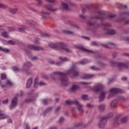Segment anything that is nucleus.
<instances>
[{
  "label": "nucleus",
  "instance_id": "obj_1",
  "mask_svg": "<svg viewBox=\"0 0 129 129\" xmlns=\"http://www.w3.org/2000/svg\"><path fill=\"white\" fill-rule=\"evenodd\" d=\"M51 77L53 80H55V77H60L59 79L61 82V84L64 86H67L69 84L68 78L66 77L65 74L61 72H54L51 75Z\"/></svg>",
  "mask_w": 129,
  "mask_h": 129
},
{
  "label": "nucleus",
  "instance_id": "obj_2",
  "mask_svg": "<svg viewBox=\"0 0 129 129\" xmlns=\"http://www.w3.org/2000/svg\"><path fill=\"white\" fill-rule=\"evenodd\" d=\"M48 45L50 48L55 49V50H58V51H60V52H67L68 53L71 52L70 49L66 47V44L64 42H58L56 44L49 43Z\"/></svg>",
  "mask_w": 129,
  "mask_h": 129
},
{
  "label": "nucleus",
  "instance_id": "obj_3",
  "mask_svg": "<svg viewBox=\"0 0 129 129\" xmlns=\"http://www.w3.org/2000/svg\"><path fill=\"white\" fill-rule=\"evenodd\" d=\"M75 6H76V5H75V4L72 2H69L68 4L63 2L61 3L60 9L61 10H66L67 11H70V10H71V9H72L73 7H75Z\"/></svg>",
  "mask_w": 129,
  "mask_h": 129
},
{
  "label": "nucleus",
  "instance_id": "obj_4",
  "mask_svg": "<svg viewBox=\"0 0 129 129\" xmlns=\"http://www.w3.org/2000/svg\"><path fill=\"white\" fill-rule=\"evenodd\" d=\"M109 94L107 97V98H111L114 95V94H116V93H119L121 92V90L118 88H112L110 89L109 91Z\"/></svg>",
  "mask_w": 129,
  "mask_h": 129
},
{
  "label": "nucleus",
  "instance_id": "obj_5",
  "mask_svg": "<svg viewBox=\"0 0 129 129\" xmlns=\"http://www.w3.org/2000/svg\"><path fill=\"white\" fill-rule=\"evenodd\" d=\"M72 74L74 77H76L79 75L78 72H76L75 70V66L72 67L71 69L67 72V74Z\"/></svg>",
  "mask_w": 129,
  "mask_h": 129
},
{
  "label": "nucleus",
  "instance_id": "obj_6",
  "mask_svg": "<svg viewBox=\"0 0 129 129\" xmlns=\"http://www.w3.org/2000/svg\"><path fill=\"white\" fill-rule=\"evenodd\" d=\"M106 118L102 117L99 121L98 126L100 128H103L107 123Z\"/></svg>",
  "mask_w": 129,
  "mask_h": 129
},
{
  "label": "nucleus",
  "instance_id": "obj_7",
  "mask_svg": "<svg viewBox=\"0 0 129 129\" xmlns=\"http://www.w3.org/2000/svg\"><path fill=\"white\" fill-rule=\"evenodd\" d=\"M25 30H27V31H32V32H37V29H36V28L29 27L19 28H18V32L24 33Z\"/></svg>",
  "mask_w": 129,
  "mask_h": 129
},
{
  "label": "nucleus",
  "instance_id": "obj_8",
  "mask_svg": "<svg viewBox=\"0 0 129 129\" xmlns=\"http://www.w3.org/2000/svg\"><path fill=\"white\" fill-rule=\"evenodd\" d=\"M118 120H120L121 123H124V122H126V117H122L120 119L117 118L114 119L113 124L114 126H117V125H118Z\"/></svg>",
  "mask_w": 129,
  "mask_h": 129
},
{
  "label": "nucleus",
  "instance_id": "obj_9",
  "mask_svg": "<svg viewBox=\"0 0 129 129\" xmlns=\"http://www.w3.org/2000/svg\"><path fill=\"white\" fill-rule=\"evenodd\" d=\"M27 49H29L30 50H34V51H41L42 50H44V48L41 47L39 46H35L32 44H28L27 46Z\"/></svg>",
  "mask_w": 129,
  "mask_h": 129
},
{
  "label": "nucleus",
  "instance_id": "obj_10",
  "mask_svg": "<svg viewBox=\"0 0 129 129\" xmlns=\"http://www.w3.org/2000/svg\"><path fill=\"white\" fill-rule=\"evenodd\" d=\"M30 67H32L31 63L29 62H25L22 67V71L28 73V70L30 69Z\"/></svg>",
  "mask_w": 129,
  "mask_h": 129
},
{
  "label": "nucleus",
  "instance_id": "obj_11",
  "mask_svg": "<svg viewBox=\"0 0 129 129\" xmlns=\"http://www.w3.org/2000/svg\"><path fill=\"white\" fill-rule=\"evenodd\" d=\"M66 103L69 105H70V104H75V105H77V106H78L80 104V103L77 100H74L73 101L67 100L66 101Z\"/></svg>",
  "mask_w": 129,
  "mask_h": 129
},
{
  "label": "nucleus",
  "instance_id": "obj_12",
  "mask_svg": "<svg viewBox=\"0 0 129 129\" xmlns=\"http://www.w3.org/2000/svg\"><path fill=\"white\" fill-rule=\"evenodd\" d=\"M103 87H104L103 85L100 83H98L94 87L93 90H94L95 91H99V90H101Z\"/></svg>",
  "mask_w": 129,
  "mask_h": 129
},
{
  "label": "nucleus",
  "instance_id": "obj_13",
  "mask_svg": "<svg viewBox=\"0 0 129 129\" xmlns=\"http://www.w3.org/2000/svg\"><path fill=\"white\" fill-rule=\"evenodd\" d=\"M17 103H18V98H17L16 97H15L12 100L11 105L10 107V109H13V108H14V107H15L16 105H17Z\"/></svg>",
  "mask_w": 129,
  "mask_h": 129
},
{
  "label": "nucleus",
  "instance_id": "obj_14",
  "mask_svg": "<svg viewBox=\"0 0 129 129\" xmlns=\"http://www.w3.org/2000/svg\"><path fill=\"white\" fill-rule=\"evenodd\" d=\"M83 107H84V106L82 104H80L77 106V110L80 113H84V109H83Z\"/></svg>",
  "mask_w": 129,
  "mask_h": 129
},
{
  "label": "nucleus",
  "instance_id": "obj_15",
  "mask_svg": "<svg viewBox=\"0 0 129 129\" xmlns=\"http://www.w3.org/2000/svg\"><path fill=\"white\" fill-rule=\"evenodd\" d=\"M32 84H33V78H30L26 82V88H30L32 86Z\"/></svg>",
  "mask_w": 129,
  "mask_h": 129
},
{
  "label": "nucleus",
  "instance_id": "obj_16",
  "mask_svg": "<svg viewBox=\"0 0 129 129\" xmlns=\"http://www.w3.org/2000/svg\"><path fill=\"white\" fill-rule=\"evenodd\" d=\"M105 94L106 92L102 91L100 92L99 100V101H102L105 98Z\"/></svg>",
  "mask_w": 129,
  "mask_h": 129
},
{
  "label": "nucleus",
  "instance_id": "obj_17",
  "mask_svg": "<svg viewBox=\"0 0 129 129\" xmlns=\"http://www.w3.org/2000/svg\"><path fill=\"white\" fill-rule=\"evenodd\" d=\"M26 24L27 25H30L31 26H37V25H38V24L37 23V22L33 21V20H28L26 21Z\"/></svg>",
  "mask_w": 129,
  "mask_h": 129
},
{
  "label": "nucleus",
  "instance_id": "obj_18",
  "mask_svg": "<svg viewBox=\"0 0 129 129\" xmlns=\"http://www.w3.org/2000/svg\"><path fill=\"white\" fill-rule=\"evenodd\" d=\"M94 76V75H93L85 74L81 76V78L82 79H88L89 78H92Z\"/></svg>",
  "mask_w": 129,
  "mask_h": 129
},
{
  "label": "nucleus",
  "instance_id": "obj_19",
  "mask_svg": "<svg viewBox=\"0 0 129 129\" xmlns=\"http://www.w3.org/2000/svg\"><path fill=\"white\" fill-rule=\"evenodd\" d=\"M127 64L122 62H117V66L118 68H126Z\"/></svg>",
  "mask_w": 129,
  "mask_h": 129
},
{
  "label": "nucleus",
  "instance_id": "obj_20",
  "mask_svg": "<svg viewBox=\"0 0 129 129\" xmlns=\"http://www.w3.org/2000/svg\"><path fill=\"white\" fill-rule=\"evenodd\" d=\"M45 8L47 9L48 11H50L51 12H56V11H57V9L52 7L51 5H46Z\"/></svg>",
  "mask_w": 129,
  "mask_h": 129
},
{
  "label": "nucleus",
  "instance_id": "obj_21",
  "mask_svg": "<svg viewBox=\"0 0 129 129\" xmlns=\"http://www.w3.org/2000/svg\"><path fill=\"white\" fill-rule=\"evenodd\" d=\"M49 64H50L51 65H61L62 64V62H55L54 60H51L48 61Z\"/></svg>",
  "mask_w": 129,
  "mask_h": 129
},
{
  "label": "nucleus",
  "instance_id": "obj_22",
  "mask_svg": "<svg viewBox=\"0 0 129 129\" xmlns=\"http://www.w3.org/2000/svg\"><path fill=\"white\" fill-rule=\"evenodd\" d=\"M41 16L43 18H47L49 16V13L46 12V11L42 10L40 13Z\"/></svg>",
  "mask_w": 129,
  "mask_h": 129
},
{
  "label": "nucleus",
  "instance_id": "obj_23",
  "mask_svg": "<svg viewBox=\"0 0 129 129\" xmlns=\"http://www.w3.org/2000/svg\"><path fill=\"white\" fill-rule=\"evenodd\" d=\"M105 32L109 35H114L115 34V31L112 30L106 29L105 30Z\"/></svg>",
  "mask_w": 129,
  "mask_h": 129
},
{
  "label": "nucleus",
  "instance_id": "obj_24",
  "mask_svg": "<svg viewBox=\"0 0 129 129\" xmlns=\"http://www.w3.org/2000/svg\"><path fill=\"white\" fill-rule=\"evenodd\" d=\"M79 88V86L76 84H74L72 87H71V90L72 91H74V90H76L77 89H78Z\"/></svg>",
  "mask_w": 129,
  "mask_h": 129
},
{
  "label": "nucleus",
  "instance_id": "obj_25",
  "mask_svg": "<svg viewBox=\"0 0 129 129\" xmlns=\"http://www.w3.org/2000/svg\"><path fill=\"white\" fill-rule=\"evenodd\" d=\"M2 111H0V119H5V118H7L8 115L4 113H1Z\"/></svg>",
  "mask_w": 129,
  "mask_h": 129
},
{
  "label": "nucleus",
  "instance_id": "obj_26",
  "mask_svg": "<svg viewBox=\"0 0 129 129\" xmlns=\"http://www.w3.org/2000/svg\"><path fill=\"white\" fill-rule=\"evenodd\" d=\"M105 108V105L102 104V105H99L98 106V109L100 110V111H103Z\"/></svg>",
  "mask_w": 129,
  "mask_h": 129
},
{
  "label": "nucleus",
  "instance_id": "obj_27",
  "mask_svg": "<svg viewBox=\"0 0 129 129\" xmlns=\"http://www.w3.org/2000/svg\"><path fill=\"white\" fill-rule=\"evenodd\" d=\"M117 103V101L116 100L113 101L110 103V107L111 108H114V107H115L116 106V103Z\"/></svg>",
  "mask_w": 129,
  "mask_h": 129
},
{
  "label": "nucleus",
  "instance_id": "obj_28",
  "mask_svg": "<svg viewBox=\"0 0 129 129\" xmlns=\"http://www.w3.org/2000/svg\"><path fill=\"white\" fill-rule=\"evenodd\" d=\"M79 49H80L81 50H82V51H85L86 52H88L89 53H94V51H92V50H87L85 49V48H84L82 46H80Z\"/></svg>",
  "mask_w": 129,
  "mask_h": 129
},
{
  "label": "nucleus",
  "instance_id": "obj_29",
  "mask_svg": "<svg viewBox=\"0 0 129 129\" xmlns=\"http://www.w3.org/2000/svg\"><path fill=\"white\" fill-rule=\"evenodd\" d=\"M13 83L11 82V81L8 80L7 82V84L6 86H2V88H4V87H7V86H12Z\"/></svg>",
  "mask_w": 129,
  "mask_h": 129
},
{
  "label": "nucleus",
  "instance_id": "obj_30",
  "mask_svg": "<svg viewBox=\"0 0 129 129\" xmlns=\"http://www.w3.org/2000/svg\"><path fill=\"white\" fill-rule=\"evenodd\" d=\"M0 51L5 52V53H9V52H10V49L6 48H3L1 46H0Z\"/></svg>",
  "mask_w": 129,
  "mask_h": 129
},
{
  "label": "nucleus",
  "instance_id": "obj_31",
  "mask_svg": "<svg viewBox=\"0 0 129 129\" xmlns=\"http://www.w3.org/2000/svg\"><path fill=\"white\" fill-rule=\"evenodd\" d=\"M18 11V9L17 8L14 9H10L9 10V12L11 13L12 14H16Z\"/></svg>",
  "mask_w": 129,
  "mask_h": 129
},
{
  "label": "nucleus",
  "instance_id": "obj_32",
  "mask_svg": "<svg viewBox=\"0 0 129 129\" xmlns=\"http://www.w3.org/2000/svg\"><path fill=\"white\" fill-rule=\"evenodd\" d=\"M64 34H67V35H73L74 32L70 30H64Z\"/></svg>",
  "mask_w": 129,
  "mask_h": 129
},
{
  "label": "nucleus",
  "instance_id": "obj_33",
  "mask_svg": "<svg viewBox=\"0 0 129 129\" xmlns=\"http://www.w3.org/2000/svg\"><path fill=\"white\" fill-rule=\"evenodd\" d=\"M81 98L83 100H88V96L87 95H83L81 96Z\"/></svg>",
  "mask_w": 129,
  "mask_h": 129
},
{
  "label": "nucleus",
  "instance_id": "obj_34",
  "mask_svg": "<svg viewBox=\"0 0 129 129\" xmlns=\"http://www.w3.org/2000/svg\"><path fill=\"white\" fill-rule=\"evenodd\" d=\"M39 79L38 78H36L34 79V87L37 88L38 86V80Z\"/></svg>",
  "mask_w": 129,
  "mask_h": 129
},
{
  "label": "nucleus",
  "instance_id": "obj_35",
  "mask_svg": "<svg viewBox=\"0 0 129 129\" xmlns=\"http://www.w3.org/2000/svg\"><path fill=\"white\" fill-rule=\"evenodd\" d=\"M2 36L4 37V38H8V32H3L2 33Z\"/></svg>",
  "mask_w": 129,
  "mask_h": 129
},
{
  "label": "nucleus",
  "instance_id": "obj_36",
  "mask_svg": "<svg viewBox=\"0 0 129 129\" xmlns=\"http://www.w3.org/2000/svg\"><path fill=\"white\" fill-rule=\"evenodd\" d=\"M38 85H40V86H45L46 85V83L44 82H39L38 83Z\"/></svg>",
  "mask_w": 129,
  "mask_h": 129
},
{
  "label": "nucleus",
  "instance_id": "obj_37",
  "mask_svg": "<svg viewBox=\"0 0 129 129\" xmlns=\"http://www.w3.org/2000/svg\"><path fill=\"white\" fill-rule=\"evenodd\" d=\"M96 15H103V12L102 11H94Z\"/></svg>",
  "mask_w": 129,
  "mask_h": 129
},
{
  "label": "nucleus",
  "instance_id": "obj_38",
  "mask_svg": "<svg viewBox=\"0 0 129 129\" xmlns=\"http://www.w3.org/2000/svg\"><path fill=\"white\" fill-rule=\"evenodd\" d=\"M79 63L80 64V65H84V64H86L87 62H86V60H83L79 62Z\"/></svg>",
  "mask_w": 129,
  "mask_h": 129
},
{
  "label": "nucleus",
  "instance_id": "obj_39",
  "mask_svg": "<svg viewBox=\"0 0 129 129\" xmlns=\"http://www.w3.org/2000/svg\"><path fill=\"white\" fill-rule=\"evenodd\" d=\"M13 71H15V72H19V71H20V69H19L17 67H13Z\"/></svg>",
  "mask_w": 129,
  "mask_h": 129
},
{
  "label": "nucleus",
  "instance_id": "obj_40",
  "mask_svg": "<svg viewBox=\"0 0 129 129\" xmlns=\"http://www.w3.org/2000/svg\"><path fill=\"white\" fill-rule=\"evenodd\" d=\"M24 129H30V126H29V125H28L27 123H24Z\"/></svg>",
  "mask_w": 129,
  "mask_h": 129
},
{
  "label": "nucleus",
  "instance_id": "obj_41",
  "mask_svg": "<svg viewBox=\"0 0 129 129\" xmlns=\"http://www.w3.org/2000/svg\"><path fill=\"white\" fill-rule=\"evenodd\" d=\"M86 106L88 108H92V107H93V105H92L91 104L88 103L86 104Z\"/></svg>",
  "mask_w": 129,
  "mask_h": 129
},
{
  "label": "nucleus",
  "instance_id": "obj_42",
  "mask_svg": "<svg viewBox=\"0 0 129 129\" xmlns=\"http://www.w3.org/2000/svg\"><path fill=\"white\" fill-rule=\"evenodd\" d=\"M8 44H10V45H16V42H14L12 40H10L8 41Z\"/></svg>",
  "mask_w": 129,
  "mask_h": 129
},
{
  "label": "nucleus",
  "instance_id": "obj_43",
  "mask_svg": "<svg viewBox=\"0 0 129 129\" xmlns=\"http://www.w3.org/2000/svg\"><path fill=\"white\" fill-rule=\"evenodd\" d=\"M112 113L109 112L108 113L106 118H110V117H112Z\"/></svg>",
  "mask_w": 129,
  "mask_h": 129
},
{
  "label": "nucleus",
  "instance_id": "obj_44",
  "mask_svg": "<svg viewBox=\"0 0 129 129\" xmlns=\"http://www.w3.org/2000/svg\"><path fill=\"white\" fill-rule=\"evenodd\" d=\"M91 69H92V70H96V71L99 70V69L98 68L94 66L91 67Z\"/></svg>",
  "mask_w": 129,
  "mask_h": 129
},
{
  "label": "nucleus",
  "instance_id": "obj_45",
  "mask_svg": "<svg viewBox=\"0 0 129 129\" xmlns=\"http://www.w3.org/2000/svg\"><path fill=\"white\" fill-rule=\"evenodd\" d=\"M59 59L61 60V61H68V59L64 57H59Z\"/></svg>",
  "mask_w": 129,
  "mask_h": 129
},
{
  "label": "nucleus",
  "instance_id": "obj_46",
  "mask_svg": "<svg viewBox=\"0 0 129 129\" xmlns=\"http://www.w3.org/2000/svg\"><path fill=\"white\" fill-rule=\"evenodd\" d=\"M7 78V76L5 74H1V79H6Z\"/></svg>",
  "mask_w": 129,
  "mask_h": 129
},
{
  "label": "nucleus",
  "instance_id": "obj_47",
  "mask_svg": "<svg viewBox=\"0 0 129 129\" xmlns=\"http://www.w3.org/2000/svg\"><path fill=\"white\" fill-rule=\"evenodd\" d=\"M9 32H14L15 31V28L13 27H8Z\"/></svg>",
  "mask_w": 129,
  "mask_h": 129
},
{
  "label": "nucleus",
  "instance_id": "obj_48",
  "mask_svg": "<svg viewBox=\"0 0 129 129\" xmlns=\"http://www.w3.org/2000/svg\"><path fill=\"white\" fill-rule=\"evenodd\" d=\"M0 8H1L2 9H6V8H7V6L2 3H0Z\"/></svg>",
  "mask_w": 129,
  "mask_h": 129
},
{
  "label": "nucleus",
  "instance_id": "obj_49",
  "mask_svg": "<svg viewBox=\"0 0 129 129\" xmlns=\"http://www.w3.org/2000/svg\"><path fill=\"white\" fill-rule=\"evenodd\" d=\"M8 102H9V100L8 99L3 101V104H7Z\"/></svg>",
  "mask_w": 129,
  "mask_h": 129
},
{
  "label": "nucleus",
  "instance_id": "obj_50",
  "mask_svg": "<svg viewBox=\"0 0 129 129\" xmlns=\"http://www.w3.org/2000/svg\"><path fill=\"white\" fill-rule=\"evenodd\" d=\"M42 103L45 105L47 104L48 103V100L47 99L42 100Z\"/></svg>",
  "mask_w": 129,
  "mask_h": 129
},
{
  "label": "nucleus",
  "instance_id": "obj_51",
  "mask_svg": "<svg viewBox=\"0 0 129 129\" xmlns=\"http://www.w3.org/2000/svg\"><path fill=\"white\" fill-rule=\"evenodd\" d=\"M63 121H64V118L63 117H60L59 118V122L60 123H62V122H63Z\"/></svg>",
  "mask_w": 129,
  "mask_h": 129
},
{
  "label": "nucleus",
  "instance_id": "obj_52",
  "mask_svg": "<svg viewBox=\"0 0 129 129\" xmlns=\"http://www.w3.org/2000/svg\"><path fill=\"white\" fill-rule=\"evenodd\" d=\"M60 109H61V107L60 106H57L55 109V112H57Z\"/></svg>",
  "mask_w": 129,
  "mask_h": 129
},
{
  "label": "nucleus",
  "instance_id": "obj_53",
  "mask_svg": "<svg viewBox=\"0 0 129 129\" xmlns=\"http://www.w3.org/2000/svg\"><path fill=\"white\" fill-rule=\"evenodd\" d=\"M0 40H1L2 41V43H4L5 44H8V41H7L4 39H0Z\"/></svg>",
  "mask_w": 129,
  "mask_h": 129
},
{
  "label": "nucleus",
  "instance_id": "obj_54",
  "mask_svg": "<svg viewBox=\"0 0 129 129\" xmlns=\"http://www.w3.org/2000/svg\"><path fill=\"white\" fill-rule=\"evenodd\" d=\"M91 83H85V82H82V84L83 85H89V84H91Z\"/></svg>",
  "mask_w": 129,
  "mask_h": 129
},
{
  "label": "nucleus",
  "instance_id": "obj_55",
  "mask_svg": "<svg viewBox=\"0 0 129 129\" xmlns=\"http://www.w3.org/2000/svg\"><path fill=\"white\" fill-rule=\"evenodd\" d=\"M46 2H48V3H55V0H45Z\"/></svg>",
  "mask_w": 129,
  "mask_h": 129
},
{
  "label": "nucleus",
  "instance_id": "obj_56",
  "mask_svg": "<svg viewBox=\"0 0 129 129\" xmlns=\"http://www.w3.org/2000/svg\"><path fill=\"white\" fill-rule=\"evenodd\" d=\"M32 60H38V57L37 56H33L31 58Z\"/></svg>",
  "mask_w": 129,
  "mask_h": 129
},
{
  "label": "nucleus",
  "instance_id": "obj_57",
  "mask_svg": "<svg viewBox=\"0 0 129 129\" xmlns=\"http://www.w3.org/2000/svg\"><path fill=\"white\" fill-rule=\"evenodd\" d=\"M110 64H111V66H114V64H115V62H114L113 61H111Z\"/></svg>",
  "mask_w": 129,
  "mask_h": 129
},
{
  "label": "nucleus",
  "instance_id": "obj_58",
  "mask_svg": "<svg viewBox=\"0 0 129 129\" xmlns=\"http://www.w3.org/2000/svg\"><path fill=\"white\" fill-rule=\"evenodd\" d=\"M91 19H96L97 20H98V19H100V18L98 16H96V17H91Z\"/></svg>",
  "mask_w": 129,
  "mask_h": 129
},
{
  "label": "nucleus",
  "instance_id": "obj_59",
  "mask_svg": "<svg viewBox=\"0 0 129 129\" xmlns=\"http://www.w3.org/2000/svg\"><path fill=\"white\" fill-rule=\"evenodd\" d=\"M43 36L44 37H50V35H49V34H46V33H44L43 34Z\"/></svg>",
  "mask_w": 129,
  "mask_h": 129
},
{
  "label": "nucleus",
  "instance_id": "obj_60",
  "mask_svg": "<svg viewBox=\"0 0 129 129\" xmlns=\"http://www.w3.org/2000/svg\"><path fill=\"white\" fill-rule=\"evenodd\" d=\"M42 78L43 79H48V76H47L46 75L43 76Z\"/></svg>",
  "mask_w": 129,
  "mask_h": 129
},
{
  "label": "nucleus",
  "instance_id": "obj_61",
  "mask_svg": "<svg viewBox=\"0 0 129 129\" xmlns=\"http://www.w3.org/2000/svg\"><path fill=\"white\" fill-rule=\"evenodd\" d=\"M92 45L93 46H96V45H97L96 42H92Z\"/></svg>",
  "mask_w": 129,
  "mask_h": 129
},
{
  "label": "nucleus",
  "instance_id": "obj_62",
  "mask_svg": "<svg viewBox=\"0 0 129 129\" xmlns=\"http://www.w3.org/2000/svg\"><path fill=\"white\" fill-rule=\"evenodd\" d=\"M37 2L38 4V5H40V4H41V3H42V0H37Z\"/></svg>",
  "mask_w": 129,
  "mask_h": 129
},
{
  "label": "nucleus",
  "instance_id": "obj_63",
  "mask_svg": "<svg viewBox=\"0 0 129 129\" xmlns=\"http://www.w3.org/2000/svg\"><path fill=\"white\" fill-rule=\"evenodd\" d=\"M25 101L26 102H31V101H32V100H31V99H28V100L26 99V100H25Z\"/></svg>",
  "mask_w": 129,
  "mask_h": 129
},
{
  "label": "nucleus",
  "instance_id": "obj_64",
  "mask_svg": "<svg viewBox=\"0 0 129 129\" xmlns=\"http://www.w3.org/2000/svg\"><path fill=\"white\" fill-rule=\"evenodd\" d=\"M72 110L73 112H75V111H76V109L75 108H72Z\"/></svg>",
  "mask_w": 129,
  "mask_h": 129
}]
</instances>
